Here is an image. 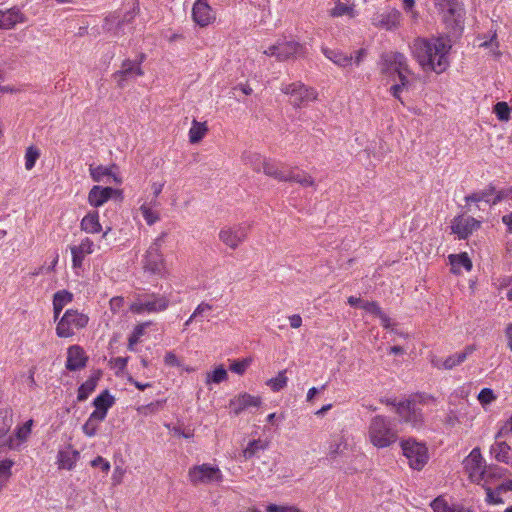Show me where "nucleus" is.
<instances>
[{
  "label": "nucleus",
  "instance_id": "obj_1",
  "mask_svg": "<svg viewBox=\"0 0 512 512\" xmlns=\"http://www.w3.org/2000/svg\"><path fill=\"white\" fill-rule=\"evenodd\" d=\"M450 39L442 36L417 37L410 44L412 57L424 72L442 74L450 67Z\"/></svg>",
  "mask_w": 512,
  "mask_h": 512
},
{
  "label": "nucleus",
  "instance_id": "obj_2",
  "mask_svg": "<svg viewBox=\"0 0 512 512\" xmlns=\"http://www.w3.org/2000/svg\"><path fill=\"white\" fill-rule=\"evenodd\" d=\"M368 437L370 442L377 448H386L396 442L397 433L392 429L390 421L384 416L372 418Z\"/></svg>",
  "mask_w": 512,
  "mask_h": 512
},
{
  "label": "nucleus",
  "instance_id": "obj_3",
  "mask_svg": "<svg viewBox=\"0 0 512 512\" xmlns=\"http://www.w3.org/2000/svg\"><path fill=\"white\" fill-rule=\"evenodd\" d=\"M169 305L170 300L167 296L151 293L138 297L130 304L129 309L132 313L141 315L163 312L167 310Z\"/></svg>",
  "mask_w": 512,
  "mask_h": 512
},
{
  "label": "nucleus",
  "instance_id": "obj_4",
  "mask_svg": "<svg viewBox=\"0 0 512 512\" xmlns=\"http://www.w3.org/2000/svg\"><path fill=\"white\" fill-rule=\"evenodd\" d=\"M188 479L193 485H213L223 481V473L217 465L203 463L188 470Z\"/></svg>",
  "mask_w": 512,
  "mask_h": 512
},
{
  "label": "nucleus",
  "instance_id": "obj_5",
  "mask_svg": "<svg viewBox=\"0 0 512 512\" xmlns=\"http://www.w3.org/2000/svg\"><path fill=\"white\" fill-rule=\"evenodd\" d=\"M281 91L289 97V102L295 108L307 106L310 102L317 99L315 89L307 87L302 82L283 83Z\"/></svg>",
  "mask_w": 512,
  "mask_h": 512
},
{
  "label": "nucleus",
  "instance_id": "obj_6",
  "mask_svg": "<svg viewBox=\"0 0 512 512\" xmlns=\"http://www.w3.org/2000/svg\"><path fill=\"white\" fill-rule=\"evenodd\" d=\"M401 448L412 469L421 470L427 464L429 454L425 443L409 438L401 442Z\"/></svg>",
  "mask_w": 512,
  "mask_h": 512
},
{
  "label": "nucleus",
  "instance_id": "obj_7",
  "mask_svg": "<svg viewBox=\"0 0 512 512\" xmlns=\"http://www.w3.org/2000/svg\"><path fill=\"white\" fill-rule=\"evenodd\" d=\"M419 398L418 396H413L397 404L393 403L402 421L410 424L414 428H420L424 423L423 413L418 406Z\"/></svg>",
  "mask_w": 512,
  "mask_h": 512
},
{
  "label": "nucleus",
  "instance_id": "obj_8",
  "mask_svg": "<svg viewBox=\"0 0 512 512\" xmlns=\"http://www.w3.org/2000/svg\"><path fill=\"white\" fill-rule=\"evenodd\" d=\"M138 7L126 12L123 17L118 14H112L105 18L103 29L110 32L113 36L119 37L133 30V20L137 14Z\"/></svg>",
  "mask_w": 512,
  "mask_h": 512
},
{
  "label": "nucleus",
  "instance_id": "obj_9",
  "mask_svg": "<svg viewBox=\"0 0 512 512\" xmlns=\"http://www.w3.org/2000/svg\"><path fill=\"white\" fill-rule=\"evenodd\" d=\"M261 170H263V172L266 175L274 177L275 179L280 181L295 182L302 185L303 187L313 186L314 184V181L311 178V176L307 175L306 173L300 171H285L279 169L273 163L268 162L265 159L262 163Z\"/></svg>",
  "mask_w": 512,
  "mask_h": 512
},
{
  "label": "nucleus",
  "instance_id": "obj_10",
  "mask_svg": "<svg viewBox=\"0 0 512 512\" xmlns=\"http://www.w3.org/2000/svg\"><path fill=\"white\" fill-rule=\"evenodd\" d=\"M161 237L157 238L148 248L143 259L146 272L162 276L165 272V261L161 253Z\"/></svg>",
  "mask_w": 512,
  "mask_h": 512
},
{
  "label": "nucleus",
  "instance_id": "obj_11",
  "mask_svg": "<svg viewBox=\"0 0 512 512\" xmlns=\"http://www.w3.org/2000/svg\"><path fill=\"white\" fill-rule=\"evenodd\" d=\"M463 466L472 482L481 484L482 481L485 480L486 464L478 447L473 448L469 455L463 460Z\"/></svg>",
  "mask_w": 512,
  "mask_h": 512
},
{
  "label": "nucleus",
  "instance_id": "obj_12",
  "mask_svg": "<svg viewBox=\"0 0 512 512\" xmlns=\"http://www.w3.org/2000/svg\"><path fill=\"white\" fill-rule=\"evenodd\" d=\"M264 53L268 56H274L280 61H284L302 56L305 53V47L294 40L278 41L265 50Z\"/></svg>",
  "mask_w": 512,
  "mask_h": 512
},
{
  "label": "nucleus",
  "instance_id": "obj_13",
  "mask_svg": "<svg viewBox=\"0 0 512 512\" xmlns=\"http://www.w3.org/2000/svg\"><path fill=\"white\" fill-rule=\"evenodd\" d=\"M476 350L475 345H467L463 351L456 352L447 356L446 358H440L433 356L430 360L431 365L438 370H452L460 366L466 359L474 353Z\"/></svg>",
  "mask_w": 512,
  "mask_h": 512
},
{
  "label": "nucleus",
  "instance_id": "obj_14",
  "mask_svg": "<svg viewBox=\"0 0 512 512\" xmlns=\"http://www.w3.org/2000/svg\"><path fill=\"white\" fill-rule=\"evenodd\" d=\"M249 227L246 223L224 226L219 232V238L231 249H236L246 239Z\"/></svg>",
  "mask_w": 512,
  "mask_h": 512
},
{
  "label": "nucleus",
  "instance_id": "obj_15",
  "mask_svg": "<svg viewBox=\"0 0 512 512\" xmlns=\"http://www.w3.org/2000/svg\"><path fill=\"white\" fill-rule=\"evenodd\" d=\"M94 242L85 237L78 245L70 247L72 254V269L76 275H80L84 271L85 258L94 252Z\"/></svg>",
  "mask_w": 512,
  "mask_h": 512
},
{
  "label": "nucleus",
  "instance_id": "obj_16",
  "mask_svg": "<svg viewBox=\"0 0 512 512\" xmlns=\"http://www.w3.org/2000/svg\"><path fill=\"white\" fill-rule=\"evenodd\" d=\"M402 14L396 8H388L373 15V26L387 31H395L401 26Z\"/></svg>",
  "mask_w": 512,
  "mask_h": 512
},
{
  "label": "nucleus",
  "instance_id": "obj_17",
  "mask_svg": "<svg viewBox=\"0 0 512 512\" xmlns=\"http://www.w3.org/2000/svg\"><path fill=\"white\" fill-rule=\"evenodd\" d=\"M144 60L145 54H140L138 59L136 60H124L122 63L121 70L117 71L114 74V78L117 81L118 86L124 87L126 80L142 76L143 70L141 68V64Z\"/></svg>",
  "mask_w": 512,
  "mask_h": 512
},
{
  "label": "nucleus",
  "instance_id": "obj_18",
  "mask_svg": "<svg viewBox=\"0 0 512 512\" xmlns=\"http://www.w3.org/2000/svg\"><path fill=\"white\" fill-rule=\"evenodd\" d=\"M480 225L481 222L473 217L457 216L451 222V230L459 239H466L479 229Z\"/></svg>",
  "mask_w": 512,
  "mask_h": 512
},
{
  "label": "nucleus",
  "instance_id": "obj_19",
  "mask_svg": "<svg viewBox=\"0 0 512 512\" xmlns=\"http://www.w3.org/2000/svg\"><path fill=\"white\" fill-rule=\"evenodd\" d=\"M382 69L384 72H401L406 71L411 73V69L408 65L407 57L400 52H388L381 56Z\"/></svg>",
  "mask_w": 512,
  "mask_h": 512
},
{
  "label": "nucleus",
  "instance_id": "obj_20",
  "mask_svg": "<svg viewBox=\"0 0 512 512\" xmlns=\"http://www.w3.org/2000/svg\"><path fill=\"white\" fill-rule=\"evenodd\" d=\"M11 409L0 410V446L7 449H16V443L13 435H9V431L13 425Z\"/></svg>",
  "mask_w": 512,
  "mask_h": 512
},
{
  "label": "nucleus",
  "instance_id": "obj_21",
  "mask_svg": "<svg viewBox=\"0 0 512 512\" xmlns=\"http://www.w3.org/2000/svg\"><path fill=\"white\" fill-rule=\"evenodd\" d=\"M194 22L201 26H208L215 20V14L208 4V0H196L192 8Z\"/></svg>",
  "mask_w": 512,
  "mask_h": 512
},
{
  "label": "nucleus",
  "instance_id": "obj_22",
  "mask_svg": "<svg viewBox=\"0 0 512 512\" xmlns=\"http://www.w3.org/2000/svg\"><path fill=\"white\" fill-rule=\"evenodd\" d=\"M120 191L111 187L95 185L88 194V202L93 207H100Z\"/></svg>",
  "mask_w": 512,
  "mask_h": 512
},
{
  "label": "nucleus",
  "instance_id": "obj_23",
  "mask_svg": "<svg viewBox=\"0 0 512 512\" xmlns=\"http://www.w3.org/2000/svg\"><path fill=\"white\" fill-rule=\"evenodd\" d=\"M88 356L81 346H70L66 352V369L79 370L86 366Z\"/></svg>",
  "mask_w": 512,
  "mask_h": 512
},
{
  "label": "nucleus",
  "instance_id": "obj_24",
  "mask_svg": "<svg viewBox=\"0 0 512 512\" xmlns=\"http://www.w3.org/2000/svg\"><path fill=\"white\" fill-rule=\"evenodd\" d=\"M89 317L77 310H66V338L87 326Z\"/></svg>",
  "mask_w": 512,
  "mask_h": 512
},
{
  "label": "nucleus",
  "instance_id": "obj_25",
  "mask_svg": "<svg viewBox=\"0 0 512 512\" xmlns=\"http://www.w3.org/2000/svg\"><path fill=\"white\" fill-rule=\"evenodd\" d=\"M115 398L109 393L108 390L101 392L94 400L93 406L95 410L91 413L93 418L104 419L107 416L108 410L114 405Z\"/></svg>",
  "mask_w": 512,
  "mask_h": 512
},
{
  "label": "nucleus",
  "instance_id": "obj_26",
  "mask_svg": "<svg viewBox=\"0 0 512 512\" xmlns=\"http://www.w3.org/2000/svg\"><path fill=\"white\" fill-rule=\"evenodd\" d=\"M261 403L262 400L259 396L243 393L230 400V408L234 414L238 415L250 407H259Z\"/></svg>",
  "mask_w": 512,
  "mask_h": 512
},
{
  "label": "nucleus",
  "instance_id": "obj_27",
  "mask_svg": "<svg viewBox=\"0 0 512 512\" xmlns=\"http://www.w3.org/2000/svg\"><path fill=\"white\" fill-rule=\"evenodd\" d=\"M27 18L19 8L13 7L5 11L0 10V29H12L18 23L26 22Z\"/></svg>",
  "mask_w": 512,
  "mask_h": 512
},
{
  "label": "nucleus",
  "instance_id": "obj_28",
  "mask_svg": "<svg viewBox=\"0 0 512 512\" xmlns=\"http://www.w3.org/2000/svg\"><path fill=\"white\" fill-rule=\"evenodd\" d=\"M490 454L498 462H502L512 466V449L504 441L496 440V442L490 447Z\"/></svg>",
  "mask_w": 512,
  "mask_h": 512
},
{
  "label": "nucleus",
  "instance_id": "obj_29",
  "mask_svg": "<svg viewBox=\"0 0 512 512\" xmlns=\"http://www.w3.org/2000/svg\"><path fill=\"white\" fill-rule=\"evenodd\" d=\"M448 259L451 265V272L454 274H461L462 270L469 272L472 269V261L466 252L450 254Z\"/></svg>",
  "mask_w": 512,
  "mask_h": 512
},
{
  "label": "nucleus",
  "instance_id": "obj_30",
  "mask_svg": "<svg viewBox=\"0 0 512 512\" xmlns=\"http://www.w3.org/2000/svg\"><path fill=\"white\" fill-rule=\"evenodd\" d=\"M54 318L58 321L56 333L59 337H64V315L60 318V313L64 308V290H59L54 294L53 298Z\"/></svg>",
  "mask_w": 512,
  "mask_h": 512
},
{
  "label": "nucleus",
  "instance_id": "obj_31",
  "mask_svg": "<svg viewBox=\"0 0 512 512\" xmlns=\"http://www.w3.org/2000/svg\"><path fill=\"white\" fill-rule=\"evenodd\" d=\"M322 52L327 59L339 67L345 68L353 64V56L347 55L338 49L323 47Z\"/></svg>",
  "mask_w": 512,
  "mask_h": 512
},
{
  "label": "nucleus",
  "instance_id": "obj_32",
  "mask_svg": "<svg viewBox=\"0 0 512 512\" xmlns=\"http://www.w3.org/2000/svg\"><path fill=\"white\" fill-rule=\"evenodd\" d=\"M90 174L94 181L101 182L106 181L108 183L115 182L121 183V179L118 178L112 171V168L105 166L90 167Z\"/></svg>",
  "mask_w": 512,
  "mask_h": 512
},
{
  "label": "nucleus",
  "instance_id": "obj_33",
  "mask_svg": "<svg viewBox=\"0 0 512 512\" xmlns=\"http://www.w3.org/2000/svg\"><path fill=\"white\" fill-rule=\"evenodd\" d=\"M495 192H496V188L492 184H490L487 188H485L482 191L467 195L465 197V202H466V204H470V203L477 204V203L483 201V202H486V203L492 205V200H493Z\"/></svg>",
  "mask_w": 512,
  "mask_h": 512
},
{
  "label": "nucleus",
  "instance_id": "obj_34",
  "mask_svg": "<svg viewBox=\"0 0 512 512\" xmlns=\"http://www.w3.org/2000/svg\"><path fill=\"white\" fill-rule=\"evenodd\" d=\"M267 447L268 443L264 440H252L242 451L241 457L243 458L244 461L249 460L253 457H259L260 452L266 450Z\"/></svg>",
  "mask_w": 512,
  "mask_h": 512
},
{
  "label": "nucleus",
  "instance_id": "obj_35",
  "mask_svg": "<svg viewBox=\"0 0 512 512\" xmlns=\"http://www.w3.org/2000/svg\"><path fill=\"white\" fill-rule=\"evenodd\" d=\"M81 229L86 233H99L102 230V226L99 222L98 212H89L85 215L81 221Z\"/></svg>",
  "mask_w": 512,
  "mask_h": 512
},
{
  "label": "nucleus",
  "instance_id": "obj_36",
  "mask_svg": "<svg viewBox=\"0 0 512 512\" xmlns=\"http://www.w3.org/2000/svg\"><path fill=\"white\" fill-rule=\"evenodd\" d=\"M431 508L434 512H469L463 506L448 504V502L442 496L435 498L431 502Z\"/></svg>",
  "mask_w": 512,
  "mask_h": 512
},
{
  "label": "nucleus",
  "instance_id": "obj_37",
  "mask_svg": "<svg viewBox=\"0 0 512 512\" xmlns=\"http://www.w3.org/2000/svg\"><path fill=\"white\" fill-rule=\"evenodd\" d=\"M152 324L151 321H146L141 324H138L133 329L132 333L128 338V349L130 351H135L136 344L140 341L141 337L145 334L146 329Z\"/></svg>",
  "mask_w": 512,
  "mask_h": 512
},
{
  "label": "nucleus",
  "instance_id": "obj_38",
  "mask_svg": "<svg viewBox=\"0 0 512 512\" xmlns=\"http://www.w3.org/2000/svg\"><path fill=\"white\" fill-rule=\"evenodd\" d=\"M335 6L330 11V15L332 17H341L344 15L349 16L350 18L355 17L356 13L354 10V5L342 3L340 0H334Z\"/></svg>",
  "mask_w": 512,
  "mask_h": 512
},
{
  "label": "nucleus",
  "instance_id": "obj_39",
  "mask_svg": "<svg viewBox=\"0 0 512 512\" xmlns=\"http://www.w3.org/2000/svg\"><path fill=\"white\" fill-rule=\"evenodd\" d=\"M207 130L208 129L205 123H200L196 120H193L192 126L189 130V141L192 144L198 143L203 139Z\"/></svg>",
  "mask_w": 512,
  "mask_h": 512
},
{
  "label": "nucleus",
  "instance_id": "obj_40",
  "mask_svg": "<svg viewBox=\"0 0 512 512\" xmlns=\"http://www.w3.org/2000/svg\"><path fill=\"white\" fill-rule=\"evenodd\" d=\"M156 203H157V201H156V199H154L153 202L143 203L140 206V212L148 225H153L154 223H156L159 220L158 212L153 210V208H152V204H156Z\"/></svg>",
  "mask_w": 512,
  "mask_h": 512
},
{
  "label": "nucleus",
  "instance_id": "obj_41",
  "mask_svg": "<svg viewBox=\"0 0 512 512\" xmlns=\"http://www.w3.org/2000/svg\"><path fill=\"white\" fill-rule=\"evenodd\" d=\"M242 160L245 164L250 165L255 171H261L264 158L256 152L246 151L242 154Z\"/></svg>",
  "mask_w": 512,
  "mask_h": 512
},
{
  "label": "nucleus",
  "instance_id": "obj_42",
  "mask_svg": "<svg viewBox=\"0 0 512 512\" xmlns=\"http://www.w3.org/2000/svg\"><path fill=\"white\" fill-rule=\"evenodd\" d=\"M361 307L368 313L378 316L385 327L388 326L389 318L385 313L382 312L380 306L376 302H363Z\"/></svg>",
  "mask_w": 512,
  "mask_h": 512
},
{
  "label": "nucleus",
  "instance_id": "obj_43",
  "mask_svg": "<svg viewBox=\"0 0 512 512\" xmlns=\"http://www.w3.org/2000/svg\"><path fill=\"white\" fill-rule=\"evenodd\" d=\"M505 472L506 469L498 466H485V480L482 481V486H489L491 480L502 478Z\"/></svg>",
  "mask_w": 512,
  "mask_h": 512
},
{
  "label": "nucleus",
  "instance_id": "obj_44",
  "mask_svg": "<svg viewBox=\"0 0 512 512\" xmlns=\"http://www.w3.org/2000/svg\"><path fill=\"white\" fill-rule=\"evenodd\" d=\"M97 385V379L91 377L87 379L79 388H78V401H84L88 398V396L95 390Z\"/></svg>",
  "mask_w": 512,
  "mask_h": 512
},
{
  "label": "nucleus",
  "instance_id": "obj_45",
  "mask_svg": "<svg viewBox=\"0 0 512 512\" xmlns=\"http://www.w3.org/2000/svg\"><path fill=\"white\" fill-rule=\"evenodd\" d=\"M228 377L227 371L223 366H219L214 369L212 372L207 373L206 375V384L209 385L211 383L220 384L225 381Z\"/></svg>",
  "mask_w": 512,
  "mask_h": 512
},
{
  "label": "nucleus",
  "instance_id": "obj_46",
  "mask_svg": "<svg viewBox=\"0 0 512 512\" xmlns=\"http://www.w3.org/2000/svg\"><path fill=\"white\" fill-rule=\"evenodd\" d=\"M287 382L288 378L286 377V371H280L276 377L269 379L266 384L272 391L279 392L286 387Z\"/></svg>",
  "mask_w": 512,
  "mask_h": 512
},
{
  "label": "nucleus",
  "instance_id": "obj_47",
  "mask_svg": "<svg viewBox=\"0 0 512 512\" xmlns=\"http://www.w3.org/2000/svg\"><path fill=\"white\" fill-rule=\"evenodd\" d=\"M14 462L10 459L0 461V490L6 485L8 479L11 477V468Z\"/></svg>",
  "mask_w": 512,
  "mask_h": 512
},
{
  "label": "nucleus",
  "instance_id": "obj_48",
  "mask_svg": "<svg viewBox=\"0 0 512 512\" xmlns=\"http://www.w3.org/2000/svg\"><path fill=\"white\" fill-rule=\"evenodd\" d=\"M33 425V420H28L26 423H24L21 427H18L15 433V443L16 448L19 446V444L27 439L29 434L31 433V427Z\"/></svg>",
  "mask_w": 512,
  "mask_h": 512
},
{
  "label": "nucleus",
  "instance_id": "obj_49",
  "mask_svg": "<svg viewBox=\"0 0 512 512\" xmlns=\"http://www.w3.org/2000/svg\"><path fill=\"white\" fill-rule=\"evenodd\" d=\"M102 421L103 420L101 419L93 418V415L90 414L89 418L82 427L84 434L88 437L95 436L98 430V426Z\"/></svg>",
  "mask_w": 512,
  "mask_h": 512
},
{
  "label": "nucleus",
  "instance_id": "obj_50",
  "mask_svg": "<svg viewBox=\"0 0 512 512\" xmlns=\"http://www.w3.org/2000/svg\"><path fill=\"white\" fill-rule=\"evenodd\" d=\"M486 492L485 501L490 505L503 504L504 500L501 498L502 492H498V489H492L490 486H483Z\"/></svg>",
  "mask_w": 512,
  "mask_h": 512
},
{
  "label": "nucleus",
  "instance_id": "obj_51",
  "mask_svg": "<svg viewBox=\"0 0 512 512\" xmlns=\"http://www.w3.org/2000/svg\"><path fill=\"white\" fill-rule=\"evenodd\" d=\"M39 156L40 152L38 148L34 146L28 147L25 153V168L27 170H31L35 166V163Z\"/></svg>",
  "mask_w": 512,
  "mask_h": 512
},
{
  "label": "nucleus",
  "instance_id": "obj_52",
  "mask_svg": "<svg viewBox=\"0 0 512 512\" xmlns=\"http://www.w3.org/2000/svg\"><path fill=\"white\" fill-rule=\"evenodd\" d=\"M213 306L207 302H201L193 311L192 318H196L197 321H202L204 318H208V314L212 311Z\"/></svg>",
  "mask_w": 512,
  "mask_h": 512
},
{
  "label": "nucleus",
  "instance_id": "obj_53",
  "mask_svg": "<svg viewBox=\"0 0 512 512\" xmlns=\"http://www.w3.org/2000/svg\"><path fill=\"white\" fill-rule=\"evenodd\" d=\"M510 112L511 109L506 102H498L494 106V113L500 121H508Z\"/></svg>",
  "mask_w": 512,
  "mask_h": 512
},
{
  "label": "nucleus",
  "instance_id": "obj_54",
  "mask_svg": "<svg viewBox=\"0 0 512 512\" xmlns=\"http://www.w3.org/2000/svg\"><path fill=\"white\" fill-rule=\"evenodd\" d=\"M512 200V186L506 187L500 190H496L492 205H496L498 203L504 202V201H511Z\"/></svg>",
  "mask_w": 512,
  "mask_h": 512
},
{
  "label": "nucleus",
  "instance_id": "obj_55",
  "mask_svg": "<svg viewBox=\"0 0 512 512\" xmlns=\"http://www.w3.org/2000/svg\"><path fill=\"white\" fill-rule=\"evenodd\" d=\"M477 399L479 403L485 407L486 405L491 404L493 401L496 400V395L494 394L493 390L490 388H483L478 396Z\"/></svg>",
  "mask_w": 512,
  "mask_h": 512
},
{
  "label": "nucleus",
  "instance_id": "obj_56",
  "mask_svg": "<svg viewBox=\"0 0 512 512\" xmlns=\"http://www.w3.org/2000/svg\"><path fill=\"white\" fill-rule=\"evenodd\" d=\"M480 47H484L486 49H489L490 53L495 56V57H499L501 55L500 51H499V43L497 41V35L496 33H494L490 40L488 41H484L480 44Z\"/></svg>",
  "mask_w": 512,
  "mask_h": 512
},
{
  "label": "nucleus",
  "instance_id": "obj_57",
  "mask_svg": "<svg viewBox=\"0 0 512 512\" xmlns=\"http://www.w3.org/2000/svg\"><path fill=\"white\" fill-rule=\"evenodd\" d=\"M415 0H403L402 7L406 14H408L413 22H417L419 12L415 9Z\"/></svg>",
  "mask_w": 512,
  "mask_h": 512
},
{
  "label": "nucleus",
  "instance_id": "obj_58",
  "mask_svg": "<svg viewBox=\"0 0 512 512\" xmlns=\"http://www.w3.org/2000/svg\"><path fill=\"white\" fill-rule=\"evenodd\" d=\"M250 361L247 359L241 361H234L230 365V370L236 374L242 375L248 368Z\"/></svg>",
  "mask_w": 512,
  "mask_h": 512
},
{
  "label": "nucleus",
  "instance_id": "obj_59",
  "mask_svg": "<svg viewBox=\"0 0 512 512\" xmlns=\"http://www.w3.org/2000/svg\"><path fill=\"white\" fill-rule=\"evenodd\" d=\"M512 434V416L505 422V424L499 429L495 435V439H501Z\"/></svg>",
  "mask_w": 512,
  "mask_h": 512
},
{
  "label": "nucleus",
  "instance_id": "obj_60",
  "mask_svg": "<svg viewBox=\"0 0 512 512\" xmlns=\"http://www.w3.org/2000/svg\"><path fill=\"white\" fill-rule=\"evenodd\" d=\"M91 466L99 467L105 473H108L111 467L109 461L101 456H97L95 459H93L91 461Z\"/></svg>",
  "mask_w": 512,
  "mask_h": 512
},
{
  "label": "nucleus",
  "instance_id": "obj_61",
  "mask_svg": "<svg viewBox=\"0 0 512 512\" xmlns=\"http://www.w3.org/2000/svg\"><path fill=\"white\" fill-rule=\"evenodd\" d=\"M404 84L403 83H397V84H394L390 87L389 89V92L390 94L396 98L397 100H399L401 103H403L402 99H401V93L404 91Z\"/></svg>",
  "mask_w": 512,
  "mask_h": 512
},
{
  "label": "nucleus",
  "instance_id": "obj_62",
  "mask_svg": "<svg viewBox=\"0 0 512 512\" xmlns=\"http://www.w3.org/2000/svg\"><path fill=\"white\" fill-rule=\"evenodd\" d=\"M124 305V298L121 297V296H116V297H113L111 300H110V309L114 312V313H117L119 312L122 307Z\"/></svg>",
  "mask_w": 512,
  "mask_h": 512
},
{
  "label": "nucleus",
  "instance_id": "obj_63",
  "mask_svg": "<svg viewBox=\"0 0 512 512\" xmlns=\"http://www.w3.org/2000/svg\"><path fill=\"white\" fill-rule=\"evenodd\" d=\"M164 362L169 366H179V360L173 352H167L165 354Z\"/></svg>",
  "mask_w": 512,
  "mask_h": 512
},
{
  "label": "nucleus",
  "instance_id": "obj_64",
  "mask_svg": "<svg viewBox=\"0 0 512 512\" xmlns=\"http://www.w3.org/2000/svg\"><path fill=\"white\" fill-rule=\"evenodd\" d=\"M290 326L294 329L301 327L302 318L299 314H294L288 317Z\"/></svg>",
  "mask_w": 512,
  "mask_h": 512
}]
</instances>
